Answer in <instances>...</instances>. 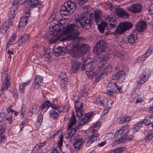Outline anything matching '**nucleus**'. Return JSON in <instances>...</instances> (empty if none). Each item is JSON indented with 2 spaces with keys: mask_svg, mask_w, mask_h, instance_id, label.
Wrapping results in <instances>:
<instances>
[{
  "mask_svg": "<svg viewBox=\"0 0 153 153\" xmlns=\"http://www.w3.org/2000/svg\"><path fill=\"white\" fill-rule=\"evenodd\" d=\"M60 24L63 28L62 32V36L61 39L62 41H64L72 39V42H75V43L78 45L77 48L80 51L81 53V51H85L88 49L86 45H80L79 44V41L81 40V39L78 36L80 33L78 30L79 27L77 25L71 24L67 25L66 27H65L63 25L64 23L61 22Z\"/></svg>",
  "mask_w": 153,
  "mask_h": 153,
  "instance_id": "f257e3e1",
  "label": "nucleus"
},
{
  "mask_svg": "<svg viewBox=\"0 0 153 153\" xmlns=\"http://www.w3.org/2000/svg\"><path fill=\"white\" fill-rule=\"evenodd\" d=\"M93 49L94 53L97 54L96 60L98 62H103V64L110 59V55L105 50L107 47L106 42L103 40L98 41Z\"/></svg>",
  "mask_w": 153,
  "mask_h": 153,
  "instance_id": "f03ea898",
  "label": "nucleus"
},
{
  "mask_svg": "<svg viewBox=\"0 0 153 153\" xmlns=\"http://www.w3.org/2000/svg\"><path fill=\"white\" fill-rule=\"evenodd\" d=\"M76 4L72 1H68L64 3L60 8V13L61 15L66 16L69 13H72L76 10Z\"/></svg>",
  "mask_w": 153,
  "mask_h": 153,
  "instance_id": "7ed1b4c3",
  "label": "nucleus"
},
{
  "mask_svg": "<svg viewBox=\"0 0 153 153\" xmlns=\"http://www.w3.org/2000/svg\"><path fill=\"white\" fill-rule=\"evenodd\" d=\"M78 20L79 24L84 29H88L91 27L92 22L90 13L84 12Z\"/></svg>",
  "mask_w": 153,
  "mask_h": 153,
  "instance_id": "20e7f679",
  "label": "nucleus"
},
{
  "mask_svg": "<svg viewBox=\"0 0 153 153\" xmlns=\"http://www.w3.org/2000/svg\"><path fill=\"white\" fill-rule=\"evenodd\" d=\"M100 126V123H97L92 126V127L94 129L90 132V134L89 136V138L87 140L86 145V146H89L95 140L97 139L99 135L97 131L98 130Z\"/></svg>",
  "mask_w": 153,
  "mask_h": 153,
  "instance_id": "39448f33",
  "label": "nucleus"
},
{
  "mask_svg": "<svg viewBox=\"0 0 153 153\" xmlns=\"http://www.w3.org/2000/svg\"><path fill=\"white\" fill-rule=\"evenodd\" d=\"M129 129V126L127 124H124L120 128L119 130L120 133H119L116 136L118 137V138L116 140L117 144L124 142V140L128 134Z\"/></svg>",
  "mask_w": 153,
  "mask_h": 153,
  "instance_id": "423d86ee",
  "label": "nucleus"
},
{
  "mask_svg": "<svg viewBox=\"0 0 153 153\" xmlns=\"http://www.w3.org/2000/svg\"><path fill=\"white\" fill-rule=\"evenodd\" d=\"M7 68L4 67L2 72L1 79L3 82V86L1 89V91L7 90L10 86V76L7 74Z\"/></svg>",
  "mask_w": 153,
  "mask_h": 153,
  "instance_id": "0eeeda50",
  "label": "nucleus"
},
{
  "mask_svg": "<svg viewBox=\"0 0 153 153\" xmlns=\"http://www.w3.org/2000/svg\"><path fill=\"white\" fill-rule=\"evenodd\" d=\"M76 121L75 117L74 116V112H73L72 115L70 118L68 126L67 138H69L72 137L76 131L79 128V127L77 126L75 128H71V127L75 124Z\"/></svg>",
  "mask_w": 153,
  "mask_h": 153,
  "instance_id": "6e6552de",
  "label": "nucleus"
},
{
  "mask_svg": "<svg viewBox=\"0 0 153 153\" xmlns=\"http://www.w3.org/2000/svg\"><path fill=\"white\" fill-rule=\"evenodd\" d=\"M132 26V24L131 22H122L117 27L116 30V33L121 34L131 28Z\"/></svg>",
  "mask_w": 153,
  "mask_h": 153,
  "instance_id": "1a4fd4ad",
  "label": "nucleus"
},
{
  "mask_svg": "<svg viewBox=\"0 0 153 153\" xmlns=\"http://www.w3.org/2000/svg\"><path fill=\"white\" fill-rule=\"evenodd\" d=\"M116 20L115 19L113 20V24H107L105 22H101L100 24H98L97 26L99 31L101 33L104 32L105 27H107V29L109 30L114 28L116 27Z\"/></svg>",
  "mask_w": 153,
  "mask_h": 153,
  "instance_id": "9d476101",
  "label": "nucleus"
},
{
  "mask_svg": "<svg viewBox=\"0 0 153 153\" xmlns=\"http://www.w3.org/2000/svg\"><path fill=\"white\" fill-rule=\"evenodd\" d=\"M72 47H71L69 50V54L74 57H79L81 56V52L77 48L78 45L73 42Z\"/></svg>",
  "mask_w": 153,
  "mask_h": 153,
  "instance_id": "9b49d317",
  "label": "nucleus"
},
{
  "mask_svg": "<svg viewBox=\"0 0 153 153\" xmlns=\"http://www.w3.org/2000/svg\"><path fill=\"white\" fill-rule=\"evenodd\" d=\"M107 61H106V63ZM98 62L100 63V65L98 68V71H100V73L98 74L99 75L97 76V77L99 79H100L104 73L103 71H104L105 72H109L112 69V67L110 65H108L106 68H105L104 65L106 63L103 64V61Z\"/></svg>",
  "mask_w": 153,
  "mask_h": 153,
  "instance_id": "f8f14e48",
  "label": "nucleus"
},
{
  "mask_svg": "<svg viewBox=\"0 0 153 153\" xmlns=\"http://www.w3.org/2000/svg\"><path fill=\"white\" fill-rule=\"evenodd\" d=\"M24 5L26 7H32L33 8H41L43 7L44 5L39 3L37 0H28L24 3Z\"/></svg>",
  "mask_w": 153,
  "mask_h": 153,
  "instance_id": "ddd939ff",
  "label": "nucleus"
},
{
  "mask_svg": "<svg viewBox=\"0 0 153 153\" xmlns=\"http://www.w3.org/2000/svg\"><path fill=\"white\" fill-rule=\"evenodd\" d=\"M143 6L140 4H134L131 6L127 7V10L134 13H140L142 10Z\"/></svg>",
  "mask_w": 153,
  "mask_h": 153,
  "instance_id": "4468645a",
  "label": "nucleus"
},
{
  "mask_svg": "<svg viewBox=\"0 0 153 153\" xmlns=\"http://www.w3.org/2000/svg\"><path fill=\"white\" fill-rule=\"evenodd\" d=\"M13 19H9L6 21L4 24L2 25L1 27L0 32L2 34L5 33L7 29L10 28L12 25Z\"/></svg>",
  "mask_w": 153,
  "mask_h": 153,
  "instance_id": "2eb2a0df",
  "label": "nucleus"
},
{
  "mask_svg": "<svg viewBox=\"0 0 153 153\" xmlns=\"http://www.w3.org/2000/svg\"><path fill=\"white\" fill-rule=\"evenodd\" d=\"M153 53V45L150 46V47L147 51L145 54L139 57L137 59L138 63H141L144 61L146 57L150 55L151 54Z\"/></svg>",
  "mask_w": 153,
  "mask_h": 153,
  "instance_id": "dca6fc26",
  "label": "nucleus"
},
{
  "mask_svg": "<svg viewBox=\"0 0 153 153\" xmlns=\"http://www.w3.org/2000/svg\"><path fill=\"white\" fill-rule=\"evenodd\" d=\"M86 74L87 75L88 78L92 79L96 75V80L98 81V79H100L97 76L99 75L100 71H98V69L97 71V73L94 72V67L91 68V69L89 70H87L86 71Z\"/></svg>",
  "mask_w": 153,
  "mask_h": 153,
  "instance_id": "f3484780",
  "label": "nucleus"
},
{
  "mask_svg": "<svg viewBox=\"0 0 153 153\" xmlns=\"http://www.w3.org/2000/svg\"><path fill=\"white\" fill-rule=\"evenodd\" d=\"M136 30L139 32H143L147 27V25L145 21H139L136 24Z\"/></svg>",
  "mask_w": 153,
  "mask_h": 153,
  "instance_id": "a211bd4d",
  "label": "nucleus"
},
{
  "mask_svg": "<svg viewBox=\"0 0 153 153\" xmlns=\"http://www.w3.org/2000/svg\"><path fill=\"white\" fill-rule=\"evenodd\" d=\"M116 14L121 18L127 19L129 17V14L124 10L120 8L117 9L115 11Z\"/></svg>",
  "mask_w": 153,
  "mask_h": 153,
  "instance_id": "6ab92c4d",
  "label": "nucleus"
},
{
  "mask_svg": "<svg viewBox=\"0 0 153 153\" xmlns=\"http://www.w3.org/2000/svg\"><path fill=\"white\" fill-rule=\"evenodd\" d=\"M28 18V16H24L21 17L18 27L19 30H22L24 29V26L26 25L27 23Z\"/></svg>",
  "mask_w": 153,
  "mask_h": 153,
  "instance_id": "aec40b11",
  "label": "nucleus"
},
{
  "mask_svg": "<svg viewBox=\"0 0 153 153\" xmlns=\"http://www.w3.org/2000/svg\"><path fill=\"white\" fill-rule=\"evenodd\" d=\"M137 36L136 34H131L127 38L126 43L131 45H134L137 39Z\"/></svg>",
  "mask_w": 153,
  "mask_h": 153,
  "instance_id": "412c9836",
  "label": "nucleus"
},
{
  "mask_svg": "<svg viewBox=\"0 0 153 153\" xmlns=\"http://www.w3.org/2000/svg\"><path fill=\"white\" fill-rule=\"evenodd\" d=\"M149 71L147 70H146L145 74L143 73L139 77V79L137 80V82L139 84H143L145 83L148 79L149 74H147V72Z\"/></svg>",
  "mask_w": 153,
  "mask_h": 153,
  "instance_id": "4be33fe9",
  "label": "nucleus"
},
{
  "mask_svg": "<svg viewBox=\"0 0 153 153\" xmlns=\"http://www.w3.org/2000/svg\"><path fill=\"white\" fill-rule=\"evenodd\" d=\"M30 38L29 36L26 34L22 35L19 37L18 41V45L21 46L25 42L27 41Z\"/></svg>",
  "mask_w": 153,
  "mask_h": 153,
  "instance_id": "5701e85b",
  "label": "nucleus"
},
{
  "mask_svg": "<svg viewBox=\"0 0 153 153\" xmlns=\"http://www.w3.org/2000/svg\"><path fill=\"white\" fill-rule=\"evenodd\" d=\"M102 11L100 10H96L95 11L94 13V17L95 22L98 24L101 22Z\"/></svg>",
  "mask_w": 153,
  "mask_h": 153,
  "instance_id": "b1692460",
  "label": "nucleus"
},
{
  "mask_svg": "<svg viewBox=\"0 0 153 153\" xmlns=\"http://www.w3.org/2000/svg\"><path fill=\"white\" fill-rule=\"evenodd\" d=\"M83 140L81 138H76L73 145L74 148L76 150H79L82 146Z\"/></svg>",
  "mask_w": 153,
  "mask_h": 153,
  "instance_id": "393cba45",
  "label": "nucleus"
},
{
  "mask_svg": "<svg viewBox=\"0 0 153 153\" xmlns=\"http://www.w3.org/2000/svg\"><path fill=\"white\" fill-rule=\"evenodd\" d=\"M125 73L123 71L120 70L117 71L114 74L112 75L111 77V79L113 81H116L117 79L122 76L123 74H125Z\"/></svg>",
  "mask_w": 153,
  "mask_h": 153,
  "instance_id": "a878e982",
  "label": "nucleus"
},
{
  "mask_svg": "<svg viewBox=\"0 0 153 153\" xmlns=\"http://www.w3.org/2000/svg\"><path fill=\"white\" fill-rule=\"evenodd\" d=\"M39 106L38 105H33L31 107V109L29 111L28 114L31 116L34 113H37L39 110Z\"/></svg>",
  "mask_w": 153,
  "mask_h": 153,
  "instance_id": "bb28decb",
  "label": "nucleus"
},
{
  "mask_svg": "<svg viewBox=\"0 0 153 153\" xmlns=\"http://www.w3.org/2000/svg\"><path fill=\"white\" fill-rule=\"evenodd\" d=\"M81 64L76 62H72L71 70L72 72L76 73L78 71Z\"/></svg>",
  "mask_w": 153,
  "mask_h": 153,
  "instance_id": "cd10ccee",
  "label": "nucleus"
},
{
  "mask_svg": "<svg viewBox=\"0 0 153 153\" xmlns=\"http://www.w3.org/2000/svg\"><path fill=\"white\" fill-rule=\"evenodd\" d=\"M17 9L18 8L15 7V6L12 5L8 13L9 17L10 18V19H12V18L15 16Z\"/></svg>",
  "mask_w": 153,
  "mask_h": 153,
  "instance_id": "c85d7f7f",
  "label": "nucleus"
},
{
  "mask_svg": "<svg viewBox=\"0 0 153 153\" xmlns=\"http://www.w3.org/2000/svg\"><path fill=\"white\" fill-rule=\"evenodd\" d=\"M115 55L117 57L123 60L127 57V55L126 52L123 51H121L120 52L117 51L115 53Z\"/></svg>",
  "mask_w": 153,
  "mask_h": 153,
  "instance_id": "c756f323",
  "label": "nucleus"
},
{
  "mask_svg": "<svg viewBox=\"0 0 153 153\" xmlns=\"http://www.w3.org/2000/svg\"><path fill=\"white\" fill-rule=\"evenodd\" d=\"M117 85H116V81H113L111 79V81L109 82V83L107 86V88L108 89H111L114 91H116L115 88H117Z\"/></svg>",
  "mask_w": 153,
  "mask_h": 153,
  "instance_id": "7c9ffc66",
  "label": "nucleus"
},
{
  "mask_svg": "<svg viewBox=\"0 0 153 153\" xmlns=\"http://www.w3.org/2000/svg\"><path fill=\"white\" fill-rule=\"evenodd\" d=\"M51 102L48 100L45 101L42 106V111L43 112H45L51 105Z\"/></svg>",
  "mask_w": 153,
  "mask_h": 153,
  "instance_id": "2f4dec72",
  "label": "nucleus"
},
{
  "mask_svg": "<svg viewBox=\"0 0 153 153\" xmlns=\"http://www.w3.org/2000/svg\"><path fill=\"white\" fill-rule=\"evenodd\" d=\"M153 137V130H149L147 132V135L144 138L146 142H149L152 139Z\"/></svg>",
  "mask_w": 153,
  "mask_h": 153,
  "instance_id": "473e14b6",
  "label": "nucleus"
},
{
  "mask_svg": "<svg viewBox=\"0 0 153 153\" xmlns=\"http://www.w3.org/2000/svg\"><path fill=\"white\" fill-rule=\"evenodd\" d=\"M59 77L62 80V82L65 83V85L67 83L68 78L66 77V75L65 72H63L59 74Z\"/></svg>",
  "mask_w": 153,
  "mask_h": 153,
  "instance_id": "72a5a7b5",
  "label": "nucleus"
},
{
  "mask_svg": "<svg viewBox=\"0 0 153 153\" xmlns=\"http://www.w3.org/2000/svg\"><path fill=\"white\" fill-rule=\"evenodd\" d=\"M119 133L120 131L118 130L116 131L115 134L112 133H108L106 135V138L108 140L112 139L114 137H116L117 135Z\"/></svg>",
  "mask_w": 153,
  "mask_h": 153,
  "instance_id": "f704fd0d",
  "label": "nucleus"
},
{
  "mask_svg": "<svg viewBox=\"0 0 153 153\" xmlns=\"http://www.w3.org/2000/svg\"><path fill=\"white\" fill-rule=\"evenodd\" d=\"M52 29H53V31L51 30L50 31V34L54 35L56 32L59 31L61 28L58 25H55V26L53 25L51 27Z\"/></svg>",
  "mask_w": 153,
  "mask_h": 153,
  "instance_id": "c9c22d12",
  "label": "nucleus"
},
{
  "mask_svg": "<svg viewBox=\"0 0 153 153\" xmlns=\"http://www.w3.org/2000/svg\"><path fill=\"white\" fill-rule=\"evenodd\" d=\"M75 112L77 116L79 117L82 116V115L84 113V109L83 108H76L75 109Z\"/></svg>",
  "mask_w": 153,
  "mask_h": 153,
  "instance_id": "e433bc0d",
  "label": "nucleus"
},
{
  "mask_svg": "<svg viewBox=\"0 0 153 153\" xmlns=\"http://www.w3.org/2000/svg\"><path fill=\"white\" fill-rule=\"evenodd\" d=\"M80 119V121L79 122V125H83L89 122L88 118H86L84 116H82Z\"/></svg>",
  "mask_w": 153,
  "mask_h": 153,
  "instance_id": "4c0bfd02",
  "label": "nucleus"
},
{
  "mask_svg": "<svg viewBox=\"0 0 153 153\" xmlns=\"http://www.w3.org/2000/svg\"><path fill=\"white\" fill-rule=\"evenodd\" d=\"M6 128L5 124L2 121H0V135L4 133Z\"/></svg>",
  "mask_w": 153,
  "mask_h": 153,
  "instance_id": "58836bf2",
  "label": "nucleus"
},
{
  "mask_svg": "<svg viewBox=\"0 0 153 153\" xmlns=\"http://www.w3.org/2000/svg\"><path fill=\"white\" fill-rule=\"evenodd\" d=\"M49 113L51 117L53 119H56L58 117V113L53 110L50 111Z\"/></svg>",
  "mask_w": 153,
  "mask_h": 153,
  "instance_id": "ea45409f",
  "label": "nucleus"
},
{
  "mask_svg": "<svg viewBox=\"0 0 153 153\" xmlns=\"http://www.w3.org/2000/svg\"><path fill=\"white\" fill-rule=\"evenodd\" d=\"M83 106V104L80 102L79 100H78L77 101H75V108H83L82 106Z\"/></svg>",
  "mask_w": 153,
  "mask_h": 153,
  "instance_id": "a19ab883",
  "label": "nucleus"
},
{
  "mask_svg": "<svg viewBox=\"0 0 153 153\" xmlns=\"http://www.w3.org/2000/svg\"><path fill=\"white\" fill-rule=\"evenodd\" d=\"M15 36L16 35L13 34L10 37L9 40L7 43V46H9L14 43V40L15 39Z\"/></svg>",
  "mask_w": 153,
  "mask_h": 153,
  "instance_id": "79ce46f5",
  "label": "nucleus"
},
{
  "mask_svg": "<svg viewBox=\"0 0 153 153\" xmlns=\"http://www.w3.org/2000/svg\"><path fill=\"white\" fill-rule=\"evenodd\" d=\"M30 81L27 82L23 83L22 84L21 87V86H20V88L19 89V91L21 93H23V92L24 91L26 85L28 84V83L29 82H30Z\"/></svg>",
  "mask_w": 153,
  "mask_h": 153,
  "instance_id": "37998d69",
  "label": "nucleus"
},
{
  "mask_svg": "<svg viewBox=\"0 0 153 153\" xmlns=\"http://www.w3.org/2000/svg\"><path fill=\"white\" fill-rule=\"evenodd\" d=\"M141 127V126L140 125L137 124L134 125L132 128L133 132L134 133L137 132Z\"/></svg>",
  "mask_w": 153,
  "mask_h": 153,
  "instance_id": "c03bdc74",
  "label": "nucleus"
},
{
  "mask_svg": "<svg viewBox=\"0 0 153 153\" xmlns=\"http://www.w3.org/2000/svg\"><path fill=\"white\" fill-rule=\"evenodd\" d=\"M123 151L122 148H118L110 151L109 153H121Z\"/></svg>",
  "mask_w": 153,
  "mask_h": 153,
  "instance_id": "a18cd8bd",
  "label": "nucleus"
},
{
  "mask_svg": "<svg viewBox=\"0 0 153 153\" xmlns=\"http://www.w3.org/2000/svg\"><path fill=\"white\" fill-rule=\"evenodd\" d=\"M70 47L69 46L63 47H62V54L63 53H65L69 52V50L70 48Z\"/></svg>",
  "mask_w": 153,
  "mask_h": 153,
  "instance_id": "49530a36",
  "label": "nucleus"
},
{
  "mask_svg": "<svg viewBox=\"0 0 153 153\" xmlns=\"http://www.w3.org/2000/svg\"><path fill=\"white\" fill-rule=\"evenodd\" d=\"M21 1L22 0H13L12 5H13V6H15V7L18 8V5L21 3Z\"/></svg>",
  "mask_w": 153,
  "mask_h": 153,
  "instance_id": "de8ad7c7",
  "label": "nucleus"
},
{
  "mask_svg": "<svg viewBox=\"0 0 153 153\" xmlns=\"http://www.w3.org/2000/svg\"><path fill=\"white\" fill-rule=\"evenodd\" d=\"M50 106L51 107V108L53 109V110H57L59 112H61L63 109V108L62 107V109L60 111V108H59L58 107H56L55 105H53L51 104V105H50Z\"/></svg>",
  "mask_w": 153,
  "mask_h": 153,
  "instance_id": "09e8293b",
  "label": "nucleus"
},
{
  "mask_svg": "<svg viewBox=\"0 0 153 153\" xmlns=\"http://www.w3.org/2000/svg\"><path fill=\"white\" fill-rule=\"evenodd\" d=\"M42 80V76H38L35 78L34 82H37L41 84Z\"/></svg>",
  "mask_w": 153,
  "mask_h": 153,
  "instance_id": "8fccbe9b",
  "label": "nucleus"
},
{
  "mask_svg": "<svg viewBox=\"0 0 153 153\" xmlns=\"http://www.w3.org/2000/svg\"><path fill=\"white\" fill-rule=\"evenodd\" d=\"M21 114L22 117H24L26 113V111L25 109V106L24 105L22 106L21 111L20 112Z\"/></svg>",
  "mask_w": 153,
  "mask_h": 153,
  "instance_id": "3c124183",
  "label": "nucleus"
},
{
  "mask_svg": "<svg viewBox=\"0 0 153 153\" xmlns=\"http://www.w3.org/2000/svg\"><path fill=\"white\" fill-rule=\"evenodd\" d=\"M62 47H58L57 48V51H55V53H57L59 55H60L61 54H62Z\"/></svg>",
  "mask_w": 153,
  "mask_h": 153,
  "instance_id": "603ef678",
  "label": "nucleus"
},
{
  "mask_svg": "<svg viewBox=\"0 0 153 153\" xmlns=\"http://www.w3.org/2000/svg\"><path fill=\"white\" fill-rule=\"evenodd\" d=\"M93 114V112H88L84 116L86 118H88V120H89L92 117Z\"/></svg>",
  "mask_w": 153,
  "mask_h": 153,
  "instance_id": "864d4df0",
  "label": "nucleus"
},
{
  "mask_svg": "<svg viewBox=\"0 0 153 153\" xmlns=\"http://www.w3.org/2000/svg\"><path fill=\"white\" fill-rule=\"evenodd\" d=\"M63 143V137H62V136L60 137L59 141L58 143V146L59 147V148H60L62 146Z\"/></svg>",
  "mask_w": 153,
  "mask_h": 153,
  "instance_id": "5fc2aeb1",
  "label": "nucleus"
},
{
  "mask_svg": "<svg viewBox=\"0 0 153 153\" xmlns=\"http://www.w3.org/2000/svg\"><path fill=\"white\" fill-rule=\"evenodd\" d=\"M107 90L106 92V94L110 96H112L113 93H116V91H114L112 90H111V89H108V88H107Z\"/></svg>",
  "mask_w": 153,
  "mask_h": 153,
  "instance_id": "6e6d98bb",
  "label": "nucleus"
},
{
  "mask_svg": "<svg viewBox=\"0 0 153 153\" xmlns=\"http://www.w3.org/2000/svg\"><path fill=\"white\" fill-rule=\"evenodd\" d=\"M43 120V115L39 114L38 116V118L36 121L42 122Z\"/></svg>",
  "mask_w": 153,
  "mask_h": 153,
  "instance_id": "4d7b16f0",
  "label": "nucleus"
},
{
  "mask_svg": "<svg viewBox=\"0 0 153 153\" xmlns=\"http://www.w3.org/2000/svg\"><path fill=\"white\" fill-rule=\"evenodd\" d=\"M150 15H153V3L149 7V11H148Z\"/></svg>",
  "mask_w": 153,
  "mask_h": 153,
  "instance_id": "13d9d810",
  "label": "nucleus"
},
{
  "mask_svg": "<svg viewBox=\"0 0 153 153\" xmlns=\"http://www.w3.org/2000/svg\"><path fill=\"white\" fill-rule=\"evenodd\" d=\"M78 4L79 5H81L85 4L87 2L88 0H76Z\"/></svg>",
  "mask_w": 153,
  "mask_h": 153,
  "instance_id": "bf43d9fd",
  "label": "nucleus"
},
{
  "mask_svg": "<svg viewBox=\"0 0 153 153\" xmlns=\"http://www.w3.org/2000/svg\"><path fill=\"white\" fill-rule=\"evenodd\" d=\"M58 40V39L56 37L52 38L49 39V42L50 43H55Z\"/></svg>",
  "mask_w": 153,
  "mask_h": 153,
  "instance_id": "052dcab7",
  "label": "nucleus"
},
{
  "mask_svg": "<svg viewBox=\"0 0 153 153\" xmlns=\"http://www.w3.org/2000/svg\"><path fill=\"white\" fill-rule=\"evenodd\" d=\"M92 63H88L87 64L85 65V68L86 70H89L91 69V68H93V67H92L91 66V64Z\"/></svg>",
  "mask_w": 153,
  "mask_h": 153,
  "instance_id": "680f3d73",
  "label": "nucleus"
},
{
  "mask_svg": "<svg viewBox=\"0 0 153 153\" xmlns=\"http://www.w3.org/2000/svg\"><path fill=\"white\" fill-rule=\"evenodd\" d=\"M5 139V136L4 135H0V143L4 142Z\"/></svg>",
  "mask_w": 153,
  "mask_h": 153,
  "instance_id": "e2e57ef3",
  "label": "nucleus"
},
{
  "mask_svg": "<svg viewBox=\"0 0 153 153\" xmlns=\"http://www.w3.org/2000/svg\"><path fill=\"white\" fill-rule=\"evenodd\" d=\"M7 114L6 113L4 112L1 113L0 115V117L1 119L2 120L1 121H3V120H4L5 119V117L6 116Z\"/></svg>",
  "mask_w": 153,
  "mask_h": 153,
  "instance_id": "0e129e2a",
  "label": "nucleus"
},
{
  "mask_svg": "<svg viewBox=\"0 0 153 153\" xmlns=\"http://www.w3.org/2000/svg\"><path fill=\"white\" fill-rule=\"evenodd\" d=\"M101 105L105 106H107L108 105V101L106 99L104 100L102 102Z\"/></svg>",
  "mask_w": 153,
  "mask_h": 153,
  "instance_id": "69168bd1",
  "label": "nucleus"
},
{
  "mask_svg": "<svg viewBox=\"0 0 153 153\" xmlns=\"http://www.w3.org/2000/svg\"><path fill=\"white\" fill-rule=\"evenodd\" d=\"M109 109L110 108L109 107H108L107 108L105 109L104 110L102 115L104 116L108 112Z\"/></svg>",
  "mask_w": 153,
  "mask_h": 153,
  "instance_id": "338daca9",
  "label": "nucleus"
},
{
  "mask_svg": "<svg viewBox=\"0 0 153 153\" xmlns=\"http://www.w3.org/2000/svg\"><path fill=\"white\" fill-rule=\"evenodd\" d=\"M144 121L145 124L147 126H148L151 123V122L148 119H145Z\"/></svg>",
  "mask_w": 153,
  "mask_h": 153,
  "instance_id": "774afa93",
  "label": "nucleus"
}]
</instances>
